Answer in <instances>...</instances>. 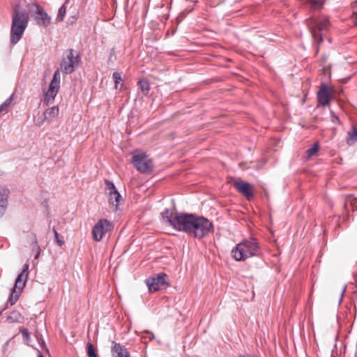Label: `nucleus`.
I'll return each instance as SVG.
<instances>
[{
	"mask_svg": "<svg viewBox=\"0 0 357 357\" xmlns=\"http://www.w3.org/2000/svg\"><path fill=\"white\" fill-rule=\"evenodd\" d=\"M112 78L115 82V87L117 88L118 84L121 81V76L120 73L118 72L113 73Z\"/></svg>",
	"mask_w": 357,
	"mask_h": 357,
	"instance_id": "nucleus-28",
	"label": "nucleus"
},
{
	"mask_svg": "<svg viewBox=\"0 0 357 357\" xmlns=\"http://www.w3.org/2000/svg\"><path fill=\"white\" fill-rule=\"evenodd\" d=\"M80 60L79 53L73 49H69L66 56L61 61L60 69L65 74H70L75 70V67L78 66Z\"/></svg>",
	"mask_w": 357,
	"mask_h": 357,
	"instance_id": "nucleus-6",
	"label": "nucleus"
},
{
	"mask_svg": "<svg viewBox=\"0 0 357 357\" xmlns=\"http://www.w3.org/2000/svg\"><path fill=\"white\" fill-rule=\"evenodd\" d=\"M13 98L14 94H12L0 105V112H4L7 113L8 112V107L12 104Z\"/></svg>",
	"mask_w": 357,
	"mask_h": 357,
	"instance_id": "nucleus-21",
	"label": "nucleus"
},
{
	"mask_svg": "<svg viewBox=\"0 0 357 357\" xmlns=\"http://www.w3.org/2000/svg\"><path fill=\"white\" fill-rule=\"evenodd\" d=\"M53 231H54L55 238H56L57 243L60 246L62 245L63 244V241L60 238L59 234L57 232V231L54 228L53 229Z\"/></svg>",
	"mask_w": 357,
	"mask_h": 357,
	"instance_id": "nucleus-29",
	"label": "nucleus"
},
{
	"mask_svg": "<svg viewBox=\"0 0 357 357\" xmlns=\"http://www.w3.org/2000/svg\"><path fill=\"white\" fill-rule=\"evenodd\" d=\"M38 357H44L43 355L42 354V353L40 351H38Z\"/></svg>",
	"mask_w": 357,
	"mask_h": 357,
	"instance_id": "nucleus-37",
	"label": "nucleus"
},
{
	"mask_svg": "<svg viewBox=\"0 0 357 357\" xmlns=\"http://www.w3.org/2000/svg\"><path fill=\"white\" fill-rule=\"evenodd\" d=\"M59 109L58 106L50 107L43 113L45 120L52 121L59 115Z\"/></svg>",
	"mask_w": 357,
	"mask_h": 357,
	"instance_id": "nucleus-18",
	"label": "nucleus"
},
{
	"mask_svg": "<svg viewBox=\"0 0 357 357\" xmlns=\"http://www.w3.org/2000/svg\"><path fill=\"white\" fill-rule=\"evenodd\" d=\"M112 352L115 353V357H130L127 349L120 343L112 342Z\"/></svg>",
	"mask_w": 357,
	"mask_h": 357,
	"instance_id": "nucleus-17",
	"label": "nucleus"
},
{
	"mask_svg": "<svg viewBox=\"0 0 357 357\" xmlns=\"http://www.w3.org/2000/svg\"><path fill=\"white\" fill-rule=\"evenodd\" d=\"M139 89L144 93H147L150 90V84L147 79H141L137 83Z\"/></svg>",
	"mask_w": 357,
	"mask_h": 357,
	"instance_id": "nucleus-24",
	"label": "nucleus"
},
{
	"mask_svg": "<svg viewBox=\"0 0 357 357\" xmlns=\"http://www.w3.org/2000/svg\"><path fill=\"white\" fill-rule=\"evenodd\" d=\"M66 13V6L64 5H63L59 9V12H58V15H57V17H56V20L58 21H60V22L63 21V18L65 17Z\"/></svg>",
	"mask_w": 357,
	"mask_h": 357,
	"instance_id": "nucleus-27",
	"label": "nucleus"
},
{
	"mask_svg": "<svg viewBox=\"0 0 357 357\" xmlns=\"http://www.w3.org/2000/svg\"><path fill=\"white\" fill-rule=\"evenodd\" d=\"M310 2L314 8H319L321 6L317 0H311Z\"/></svg>",
	"mask_w": 357,
	"mask_h": 357,
	"instance_id": "nucleus-31",
	"label": "nucleus"
},
{
	"mask_svg": "<svg viewBox=\"0 0 357 357\" xmlns=\"http://www.w3.org/2000/svg\"><path fill=\"white\" fill-rule=\"evenodd\" d=\"M18 312L14 311L10 313V314L8 317V319H11L12 321H14V318L17 319V316L18 315Z\"/></svg>",
	"mask_w": 357,
	"mask_h": 357,
	"instance_id": "nucleus-32",
	"label": "nucleus"
},
{
	"mask_svg": "<svg viewBox=\"0 0 357 357\" xmlns=\"http://www.w3.org/2000/svg\"><path fill=\"white\" fill-rule=\"evenodd\" d=\"M165 274H158L157 277L146 279V284L150 291H156L160 289L165 288Z\"/></svg>",
	"mask_w": 357,
	"mask_h": 357,
	"instance_id": "nucleus-11",
	"label": "nucleus"
},
{
	"mask_svg": "<svg viewBox=\"0 0 357 357\" xmlns=\"http://www.w3.org/2000/svg\"><path fill=\"white\" fill-rule=\"evenodd\" d=\"M24 339L28 340L29 338V333L26 328H22L20 330Z\"/></svg>",
	"mask_w": 357,
	"mask_h": 357,
	"instance_id": "nucleus-30",
	"label": "nucleus"
},
{
	"mask_svg": "<svg viewBox=\"0 0 357 357\" xmlns=\"http://www.w3.org/2000/svg\"><path fill=\"white\" fill-rule=\"evenodd\" d=\"M234 188L248 199H250L253 197L252 191V185L247 182L239 181L234 184Z\"/></svg>",
	"mask_w": 357,
	"mask_h": 357,
	"instance_id": "nucleus-14",
	"label": "nucleus"
},
{
	"mask_svg": "<svg viewBox=\"0 0 357 357\" xmlns=\"http://www.w3.org/2000/svg\"><path fill=\"white\" fill-rule=\"evenodd\" d=\"M261 252L259 243L255 238L243 239L231 250V255L236 261H244L247 259L258 256Z\"/></svg>",
	"mask_w": 357,
	"mask_h": 357,
	"instance_id": "nucleus-2",
	"label": "nucleus"
},
{
	"mask_svg": "<svg viewBox=\"0 0 357 357\" xmlns=\"http://www.w3.org/2000/svg\"><path fill=\"white\" fill-rule=\"evenodd\" d=\"M357 142V130L353 128L348 133L347 142L351 145Z\"/></svg>",
	"mask_w": 357,
	"mask_h": 357,
	"instance_id": "nucleus-22",
	"label": "nucleus"
},
{
	"mask_svg": "<svg viewBox=\"0 0 357 357\" xmlns=\"http://www.w3.org/2000/svg\"><path fill=\"white\" fill-rule=\"evenodd\" d=\"M28 269H29V264L26 263L23 266V269L21 273H24V275H26L28 276Z\"/></svg>",
	"mask_w": 357,
	"mask_h": 357,
	"instance_id": "nucleus-34",
	"label": "nucleus"
},
{
	"mask_svg": "<svg viewBox=\"0 0 357 357\" xmlns=\"http://www.w3.org/2000/svg\"><path fill=\"white\" fill-rule=\"evenodd\" d=\"M352 19L354 20V24L355 26H357V12H354L352 14Z\"/></svg>",
	"mask_w": 357,
	"mask_h": 357,
	"instance_id": "nucleus-35",
	"label": "nucleus"
},
{
	"mask_svg": "<svg viewBox=\"0 0 357 357\" xmlns=\"http://www.w3.org/2000/svg\"><path fill=\"white\" fill-rule=\"evenodd\" d=\"M105 192L109 196V202L115 207V210L118 209L120 204L121 195L118 192L114 183L109 180H105Z\"/></svg>",
	"mask_w": 357,
	"mask_h": 357,
	"instance_id": "nucleus-8",
	"label": "nucleus"
},
{
	"mask_svg": "<svg viewBox=\"0 0 357 357\" xmlns=\"http://www.w3.org/2000/svg\"><path fill=\"white\" fill-rule=\"evenodd\" d=\"M60 70L61 69H57L54 73L52 79L50 84V85H53V86L60 88V82H61Z\"/></svg>",
	"mask_w": 357,
	"mask_h": 357,
	"instance_id": "nucleus-23",
	"label": "nucleus"
},
{
	"mask_svg": "<svg viewBox=\"0 0 357 357\" xmlns=\"http://www.w3.org/2000/svg\"><path fill=\"white\" fill-rule=\"evenodd\" d=\"M318 150H319V144L317 142V143L314 144L311 148L308 149L306 151V154L307 155L308 157H311V156L315 155L317 153Z\"/></svg>",
	"mask_w": 357,
	"mask_h": 357,
	"instance_id": "nucleus-25",
	"label": "nucleus"
},
{
	"mask_svg": "<svg viewBox=\"0 0 357 357\" xmlns=\"http://www.w3.org/2000/svg\"><path fill=\"white\" fill-rule=\"evenodd\" d=\"M330 90L326 84H321L319 91L317 92V100L319 104L322 106L329 105Z\"/></svg>",
	"mask_w": 357,
	"mask_h": 357,
	"instance_id": "nucleus-13",
	"label": "nucleus"
},
{
	"mask_svg": "<svg viewBox=\"0 0 357 357\" xmlns=\"http://www.w3.org/2000/svg\"><path fill=\"white\" fill-rule=\"evenodd\" d=\"M213 229V224L203 216L194 215L188 235L196 238H202Z\"/></svg>",
	"mask_w": 357,
	"mask_h": 357,
	"instance_id": "nucleus-4",
	"label": "nucleus"
},
{
	"mask_svg": "<svg viewBox=\"0 0 357 357\" xmlns=\"http://www.w3.org/2000/svg\"><path fill=\"white\" fill-rule=\"evenodd\" d=\"M164 221L179 231L189 234L194 214L178 213L174 210L165 209L161 213Z\"/></svg>",
	"mask_w": 357,
	"mask_h": 357,
	"instance_id": "nucleus-1",
	"label": "nucleus"
},
{
	"mask_svg": "<svg viewBox=\"0 0 357 357\" xmlns=\"http://www.w3.org/2000/svg\"><path fill=\"white\" fill-rule=\"evenodd\" d=\"M345 289H346V287L344 288V289H343V290H342V294H341V298H340V302L342 301V297H343V294H344V293Z\"/></svg>",
	"mask_w": 357,
	"mask_h": 357,
	"instance_id": "nucleus-36",
	"label": "nucleus"
},
{
	"mask_svg": "<svg viewBox=\"0 0 357 357\" xmlns=\"http://www.w3.org/2000/svg\"><path fill=\"white\" fill-rule=\"evenodd\" d=\"M9 190L0 186V218H1L6 211L8 204Z\"/></svg>",
	"mask_w": 357,
	"mask_h": 357,
	"instance_id": "nucleus-15",
	"label": "nucleus"
},
{
	"mask_svg": "<svg viewBox=\"0 0 357 357\" xmlns=\"http://www.w3.org/2000/svg\"><path fill=\"white\" fill-rule=\"evenodd\" d=\"M87 354L89 357H98L91 342L87 343Z\"/></svg>",
	"mask_w": 357,
	"mask_h": 357,
	"instance_id": "nucleus-26",
	"label": "nucleus"
},
{
	"mask_svg": "<svg viewBox=\"0 0 357 357\" xmlns=\"http://www.w3.org/2000/svg\"><path fill=\"white\" fill-rule=\"evenodd\" d=\"M344 207L346 210L350 207L354 211H357V198L353 195H348L344 200Z\"/></svg>",
	"mask_w": 357,
	"mask_h": 357,
	"instance_id": "nucleus-19",
	"label": "nucleus"
},
{
	"mask_svg": "<svg viewBox=\"0 0 357 357\" xmlns=\"http://www.w3.org/2000/svg\"><path fill=\"white\" fill-rule=\"evenodd\" d=\"M132 163L142 174H151L153 170L152 159L142 151L135 149L131 153Z\"/></svg>",
	"mask_w": 357,
	"mask_h": 357,
	"instance_id": "nucleus-5",
	"label": "nucleus"
},
{
	"mask_svg": "<svg viewBox=\"0 0 357 357\" xmlns=\"http://www.w3.org/2000/svg\"><path fill=\"white\" fill-rule=\"evenodd\" d=\"M112 224L107 219L99 220L92 229V236L95 241L99 242L103 236L112 229Z\"/></svg>",
	"mask_w": 357,
	"mask_h": 357,
	"instance_id": "nucleus-7",
	"label": "nucleus"
},
{
	"mask_svg": "<svg viewBox=\"0 0 357 357\" xmlns=\"http://www.w3.org/2000/svg\"><path fill=\"white\" fill-rule=\"evenodd\" d=\"M34 6L36 8V10L33 14V17L36 24L40 26H48L51 23V17L38 4H35Z\"/></svg>",
	"mask_w": 357,
	"mask_h": 357,
	"instance_id": "nucleus-9",
	"label": "nucleus"
},
{
	"mask_svg": "<svg viewBox=\"0 0 357 357\" xmlns=\"http://www.w3.org/2000/svg\"><path fill=\"white\" fill-rule=\"evenodd\" d=\"M28 276L20 273L15 280V289L10 294L11 305L14 304L19 298V295L26 284Z\"/></svg>",
	"mask_w": 357,
	"mask_h": 357,
	"instance_id": "nucleus-10",
	"label": "nucleus"
},
{
	"mask_svg": "<svg viewBox=\"0 0 357 357\" xmlns=\"http://www.w3.org/2000/svg\"><path fill=\"white\" fill-rule=\"evenodd\" d=\"M32 237V253L34 254V259H38L40 254V248L38 243L36 237L34 234H31Z\"/></svg>",
	"mask_w": 357,
	"mask_h": 357,
	"instance_id": "nucleus-20",
	"label": "nucleus"
},
{
	"mask_svg": "<svg viewBox=\"0 0 357 357\" xmlns=\"http://www.w3.org/2000/svg\"><path fill=\"white\" fill-rule=\"evenodd\" d=\"M330 25L328 20L325 19L319 22L317 26H310V31L314 40L320 44L323 41L321 31L327 29Z\"/></svg>",
	"mask_w": 357,
	"mask_h": 357,
	"instance_id": "nucleus-12",
	"label": "nucleus"
},
{
	"mask_svg": "<svg viewBox=\"0 0 357 357\" xmlns=\"http://www.w3.org/2000/svg\"><path fill=\"white\" fill-rule=\"evenodd\" d=\"M59 87L50 84L47 91L45 93L43 100V102L46 106L53 103L54 98L59 91Z\"/></svg>",
	"mask_w": 357,
	"mask_h": 357,
	"instance_id": "nucleus-16",
	"label": "nucleus"
},
{
	"mask_svg": "<svg viewBox=\"0 0 357 357\" xmlns=\"http://www.w3.org/2000/svg\"><path fill=\"white\" fill-rule=\"evenodd\" d=\"M29 22V14L26 11H20L15 6L13 10L10 29V43L13 45L21 39Z\"/></svg>",
	"mask_w": 357,
	"mask_h": 357,
	"instance_id": "nucleus-3",
	"label": "nucleus"
},
{
	"mask_svg": "<svg viewBox=\"0 0 357 357\" xmlns=\"http://www.w3.org/2000/svg\"><path fill=\"white\" fill-rule=\"evenodd\" d=\"M331 121L334 123H340V120H339L338 117L337 116H335L333 112H332Z\"/></svg>",
	"mask_w": 357,
	"mask_h": 357,
	"instance_id": "nucleus-33",
	"label": "nucleus"
}]
</instances>
